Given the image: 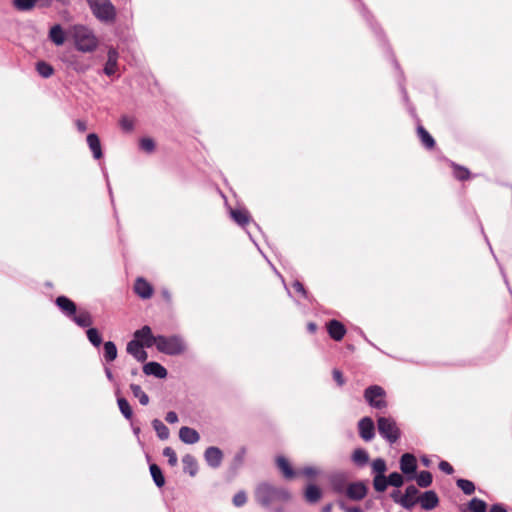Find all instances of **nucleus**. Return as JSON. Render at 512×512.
Masks as SVG:
<instances>
[{
	"label": "nucleus",
	"mask_w": 512,
	"mask_h": 512,
	"mask_svg": "<svg viewBox=\"0 0 512 512\" xmlns=\"http://www.w3.org/2000/svg\"><path fill=\"white\" fill-rule=\"evenodd\" d=\"M68 35L73 40L75 48L83 53H91L99 45V40L93 30L82 24L69 27Z\"/></svg>",
	"instance_id": "f257e3e1"
},
{
	"label": "nucleus",
	"mask_w": 512,
	"mask_h": 512,
	"mask_svg": "<svg viewBox=\"0 0 512 512\" xmlns=\"http://www.w3.org/2000/svg\"><path fill=\"white\" fill-rule=\"evenodd\" d=\"M255 498L264 507H270L276 502L290 500V493L284 488H278L267 483L258 485L255 491Z\"/></svg>",
	"instance_id": "f03ea898"
},
{
	"label": "nucleus",
	"mask_w": 512,
	"mask_h": 512,
	"mask_svg": "<svg viewBox=\"0 0 512 512\" xmlns=\"http://www.w3.org/2000/svg\"><path fill=\"white\" fill-rule=\"evenodd\" d=\"M92 14L99 21L112 23L116 19V8L110 0H87Z\"/></svg>",
	"instance_id": "7ed1b4c3"
},
{
	"label": "nucleus",
	"mask_w": 512,
	"mask_h": 512,
	"mask_svg": "<svg viewBox=\"0 0 512 512\" xmlns=\"http://www.w3.org/2000/svg\"><path fill=\"white\" fill-rule=\"evenodd\" d=\"M155 345L160 352L168 355L181 354L185 350L184 342L179 336H157Z\"/></svg>",
	"instance_id": "20e7f679"
},
{
	"label": "nucleus",
	"mask_w": 512,
	"mask_h": 512,
	"mask_svg": "<svg viewBox=\"0 0 512 512\" xmlns=\"http://www.w3.org/2000/svg\"><path fill=\"white\" fill-rule=\"evenodd\" d=\"M334 489L338 493H344L347 498L352 501H360L364 499L367 495L368 488L363 482H353L349 483L347 486L341 483H337L334 480Z\"/></svg>",
	"instance_id": "39448f33"
},
{
	"label": "nucleus",
	"mask_w": 512,
	"mask_h": 512,
	"mask_svg": "<svg viewBox=\"0 0 512 512\" xmlns=\"http://www.w3.org/2000/svg\"><path fill=\"white\" fill-rule=\"evenodd\" d=\"M380 435L390 443H394L400 436L399 428L394 419L390 417H379L377 420Z\"/></svg>",
	"instance_id": "423d86ee"
},
{
	"label": "nucleus",
	"mask_w": 512,
	"mask_h": 512,
	"mask_svg": "<svg viewBox=\"0 0 512 512\" xmlns=\"http://www.w3.org/2000/svg\"><path fill=\"white\" fill-rule=\"evenodd\" d=\"M385 396V390L378 385L370 386L364 391L365 400L375 409H384L387 407Z\"/></svg>",
	"instance_id": "0eeeda50"
},
{
	"label": "nucleus",
	"mask_w": 512,
	"mask_h": 512,
	"mask_svg": "<svg viewBox=\"0 0 512 512\" xmlns=\"http://www.w3.org/2000/svg\"><path fill=\"white\" fill-rule=\"evenodd\" d=\"M223 457V452L216 446H210L204 452V459L207 465L213 469H217L221 466Z\"/></svg>",
	"instance_id": "6e6552de"
},
{
	"label": "nucleus",
	"mask_w": 512,
	"mask_h": 512,
	"mask_svg": "<svg viewBox=\"0 0 512 512\" xmlns=\"http://www.w3.org/2000/svg\"><path fill=\"white\" fill-rule=\"evenodd\" d=\"M359 434L365 441H370L374 438L375 427L374 422L370 417L362 418L358 423Z\"/></svg>",
	"instance_id": "1a4fd4ad"
},
{
	"label": "nucleus",
	"mask_w": 512,
	"mask_h": 512,
	"mask_svg": "<svg viewBox=\"0 0 512 512\" xmlns=\"http://www.w3.org/2000/svg\"><path fill=\"white\" fill-rule=\"evenodd\" d=\"M143 346H145L144 343H141L139 340L134 339L127 344L126 350L137 361L144 362L147 359L148 354L143 349Z\"/></svg>",
	"instance_id": "9d476101"
},
{
	"label": "nucleus",
	"mask_w": 512,
	"mask_h": 512,
	"mask_svg": "<svg viewBox=\"0 0 512 512\" xmlns=\"http://www.w3.org/2000/svg\"><path fill=\"white\" fill-rule=\"evenodd\" d=\"M118 52L114 48H110L107 53V62L104 67V73L107 76H112L116 73L118 68Z\"/></svg>",
	"instance_id": "9b49d317"
},
{
	"label": "nucleus",
	"mask_w": 512,
	"mask_h": 512,
	"mask_svg": "<svg viewBox=\"0 0 512 512\" xmlns=\"http://www.w3.org/2000/svg\"><path fill=\"white\" fill-rule=\"evenodd\" d=\"M179 438L183 443L191 445L200 440V435L195 429L183 426L179 430Z\"/></svg>",
	"instance_id": "f8f14e48"
},
{
	"label": "nucleus",
	"mask_w": 512,
	"mask_h": 512,
	"mask_svg": "<svg viewBox=\"0 0 512 512\" xmlns=\"http://www.w3.org/2000/svg\"><path fill=\"white\" fill-rule=\"evenodd\" d=\"M416 458L410 453H405L400 459V469L404 474H413L416 471Z\"/></svg>",
	"instance_id": "ddd939ff"
},
{
	"label": "nucleus",
	"mask_w": 512,
	"mask_h": 512,
	"mask_svg": "<svg viewBox=\"0 0 512 512\" xmlns=\"http://www.w3.org/2000/svg\"><path fill=\"white\" fill-rule=\"evenodd\" d=\"M134 290L135 293L143 299H149L153 294L152 286L143 278H138L136 280Z\"/></svg>",
	"instance_id": "4468645a"
},
{
	"label": "nucleus",
	"mask_w": 512,
	"mask_h": 512,
	"mask_svg": "<svg viewBox=\"0 0 512 512\" xmlns=\"http://www.w3.org/2000/svg\"><path fill=\"white\" fill-rule=\"evenodd\" d=\"M143 372L146 375H153L160 379H163L167 376V370L157 362L146 363L143 366Z\"/></svg>",
	"instance_id": "2eb2a0df"
},
{
	"label": "nucleus",
	"mask_w": 512,
	"mask_h": 512,
	"mask_svg": "<svg viewBox=\"0 0 512 512\" xmlns=\"http://www.w3.org/2000/svg\"><path fill=\"white\" fill-rule=\"evenodd\" d=\"M418 494V489L410 485L406 488L405 494L397 500L403 507L410 508L416 503V496Z\"/></svg>",
	"instance_id": "dca6fc26"
},
{
	"label": "nucleus",
	"mask_w": 512,
	"mask_h": 512,
	"mask_svg": "<svg viewBox=\"0 0 512 512\" xmlns=\"http://www.w3.org/2000/svg\"><path fill=\"white\" fill-rule=\"evenodd\" d=\"M136 340H142L146 347H151L155 345V338L152 335L151 328L149 326H144L140 330H137L134 334Z\"/></svg>",
	"instance_id": "f3484780"
},
{
	"label": "nucleus",
	"mask_w": 512,
	"mask_h": 512,
	"mask_svg": "<svg viewBox=\"0 0 512 512\" xmlns=\"http://www.w3.org/2000/svg\"><path fill=\"white\" fill-rule=\"evenodd\" d=\"M328 332L331 338H333L336 341H340L344 337L346 329L344 325L339 321L331 320L328 323Z\"/></svg>",
	"instance_id": "a211bd4d"
},
{
	"label": "nucleus",
	"mask_w": 512,
	"mask_h": 512,
	"mask_svg": "<svg viewBox=\"0 0 512 512\" xmlns=\"http://www.w3.org/2000/svg\"><path fill=\"white\" fill-rule=\"evenodd\" d=\"M276 463H277L278 468L280 469V471L282 472L283 476L286 479H292V478L296 477L297 472L292 469L289 461L285 457L278 456L276 458Z\"/></svg>",
	"instance_id": "6ab92c4d"
},
{
	"label": "nucleus",
	"mask_w": 512,
	"mask_h": 512,
	"mask_svg": "<svg viewBox=\"0 0 512 512\" xmlns=\"http://www.w3.org/2000/svg\"><path fill=\"white\" fill-rule=\"evenodd\" d=\"M57 306L69 317L76 313V305L65 296H59L56 299Z\"/></svg>",
	"instance_id": "aec40b11"
},
{
	"label": "nucleus",
	"mask_w": 512,
	"mask_h": 512,
	"mask_svg": "<svg viewBox=\"0 0 512 512\" xmlns=\"http://www.w3.org/2000/svg\"><path fill=\"white\" fill-rule=\"evenodd\" d=\"M182 463L184 466V471L186 473H188L191 477L196 476V474L198 473V463L193 455H184L182 458Z\"/></svg>",
	"instance_id": "412c9836"
},
{
	"label": "nucleus",
	"mask_w": 512,
	"mask_h": 512,
	"mask_svg": "<svg viewBox=\"0 0 512 512\" xmlns=\"http://www.w3.org/2000/svg\"><path fill=\"white\" fill-rule=\"evenodd\" d=\"M87 144L90 150L92 151L94 158L100 159L103 154L99 137L95 133L88 134Z\"/></svg>",
	"instance_id": "4be33fe9"
},
{
	"label": "nucleus",
	"mask_w": 512,
	"mask_h": 512,
	"mask_svg": "<svg viewBox=\"0 0 512 512\" xmlns=\"http://www.w3.org/2000/svg\"><path fill=\"white\" fill-rule=\"evenodd\" d=\"M49 39L57 46H61L65 42V32L61 25L56 24L50 28Z\"/></svg>",
	"instance_id": "5701e85b"
},
{
	"label": "nucleus",
	"mask_w": 512,
	"mask_h": 512,
	"mask_svg": "<svg viewBox=\"0 0 512 512\" xmlns=\"http://www.w3.org/2000/svg\"><path fill=\"white\" fill-rule=\"evenodd\" d=\"M304 495H305V499L308 502L316 503L321 499L322 491L318 486H316L314 484H310L306 487Z\"/></svg>",
	"instance_id": "b1692460"
},
{
	"label": "nucleus",
	"mask_w": 512,
	"mask_h": 512,
	"mask_svg": "<svg viewBox=\"0 0 512 512\" xmlns=\"http://www.w3.org/2000/svg\"><path fill=\"white\" fill-rule=\"evenodd\" d=\"M419 500L424 509H433L438 503V498L433 491L425 492Z\"/></svg>",
	"instance_id": "393cba45"
},
{
	"label": "nucleus",
	"mask_w": 512,
	"mask_h": 512,
	"mask_svg": "<svg viewBox=\"0 0 512 512\" xmlns=\"http://www.w3.org/2000/svg\"><path fill=\"white\" fill-rule=\"evenodd\" d=\"M73 321L80 327H89L92 325V317L89 312L82 310L72 316Z\"/></svg>",
	"instance_id": "a878e982"
},
{
	"label": "nucleus",
	"mask_w": 512,
	"mask_h": 512,
	"mask_svg": "<svg viewBox=\"0 0 512 512\" xmlns=\"http://www.w3.org/2000/svg\"><path fill=\"white\" fill-rule=\"evenodd\" d=\"M152 425L160 439L165 440L169 437V429L162 421L159 419H154L152 421Z\"/></svg>",
	"instance_id": "bb28decb"
},
{
	"label": "nucleus",
	"mask_w": 512,
	"mask_h": 512,
	"mask_svg": "<svg viewBox=\"0 0 512 512\" xmlns=\"http://www.w3.org/2000/svg\"><path fill=\"white\" fill-rule=\"evenodd\" d=\"M150 473H151V476H152L155 484L158 487H162L165 484V478H164L162 471L158 465L151 464L150 465Z\"/></svg>",
	"instance_id": "cd10ccee"
},
{
	"label": "nucleus",
	"mask_w": 512,
	"mask_h": 512,
	"mask_svg": "<svg viewBox=\"0 0 512 512\" xmlns=\"http://www.w3.org/2000/svg\"><path fill=\"white\" fill-rule=\"evenodd\" d=\"M231 217L241 226L249 222V214L246 210H231Z\"/></svg>",
	"instance_id": "c85d7f7f"
},
{
	"label": "nucleus",
	"mask_w": 512,
	"mask_h": 512,
	"mask_svg": "<svg viewBox=\"0 0 512 512\" xmlns=\"http://www.w3.org/2000/svg\"><path fill=\"white\" fill-rule=\"evenodd\" d=\"M130 389L134 395V397L139 399V402L142 405H147L149 403L148 395L142 390V388L137 384H131Z\"/></svg>",
	"instance_id": "c756f323"
},
{
	"label": "nucleus",
	"mask_w": 512,
	"mask_h": 512,
	"mask_svg": "<svg viewBox=\"0 0 512 512\" xmlns=\"http://www.w3.org/2000/svg\"><path fill=\"white\" fill-rule=\"evenodd\" d=\"M104 357L107 361H114L117 357L116 345L108 341L104 344Z\"/></svg>",
	"instance_id": "7c9ffc66"
},
{
	"label": "nucleus",
	"mask_w": 512,
	"mask_h": 512,
	"mask_svg": "<svg viewBox=\"0 0 512 512\" xmlns=\"http://www.w3.org/2000/svg\"><path fill=\"white\" fill-rule=\"evenodd\" d=\"M418 135H419L422 143L427 148L434 147L435 141H434L433 137L422 126L418 127Z\"/></svg>",
	"instance_id": "2f4dec72"
},
{
	"label": "nucleus",
	"mask_w": 512,
	"mask_h": 512,
	"mask_svg": "<svg viewBox=\"0 0 512 512\" xmlns=\"http://www.w3.org/2000/svg\"><path fill=\"white\" fill-rule=\"evenodd\" d=\"M352 459L357 465L363 466L368 462L369 456L364 449H356L353 452Z\"/></svg>",
	"instance_id": "473e14b6"
},
{
	"label": "nucleus",
	"mask_w": 512,
	"mask_h": 512,
	"mask_svg": "<svg viewBox=\"0 0 512 512\" xmlns=\"http://www.w3.org/2000/svg\"><path fill=\"white\" fill-rule=\"evenodd\" d=\"M36 69L37 72L44 78L50 77L54 72L53 67L50 64L43 61L37 63Z\"/></svg>",
	"instance_id": "72a5a7b5"
},
{
	"label": "nucleus",
	"mask_w": 512,
	"mask_h": 512,
	"mask_svg": "<svg viewBox=\"0 0 512 512\" xmlns=\"http://www.w3.org/2000/svg\"><path fill=\"white\" fill-rule=\"evenodd\" d=\"M373 485L376 491L383 492L389 485L388 479L385 477V475H375Z\"/></svg>",
	"instance_id": "f704fd0d"
},
{
	"label": "nucleus",
	"mask_w": 512,
	"mask_h": 512,
	"mask_svg": "<svg viewBox=\"0 0 512 512\" xmlns=\"http://www.w3.org/2000/svg\"><path fill=\"white\" fill-rule=\"evenodd\" d=\"M117 403H118L119 409H120L121 413L123 414V416L126 419H131L132 409H131L128 401L125 398H118Z\"/></svg>",
	"instance_id": "c9c22d12"
},
{
	"label": "nucleus",
	"mask_w": 512,
	"mask_h": 512,
	"mask_svg": "<svg viewBox=\"0 0 512 512\" xmlns=\"http://www.w3.org/2000/svg\"><path fill=\"white\" fill-rule=\"evenodd\" d=\"M139 146L141 150H143L146 153H152L155 150V142L150 137L141 138L139 141Z\"/></svg>",
	"instance_id": "e433bc0d"
},
{
	"label": "nucleus",
	"mask_w": 512,
	"mask_h": 512,
	"mask_svg": "<svg viewBox=\"0 0 512 512\" xmlns=\"http://www.w3.org/2000/svg\"><path fill=\"white\" fill-rule=\"evenodd\" d=\"M469 509L472 512H486L487 505L483 500L478 499V498H473L469 502Z\"/></svg>",
	"instance_id": "4c0bfd02"
},
{
	"label": "nucleus",
	"mask_w": 512,
	"mask_h": 512,
	"mask_svg": "<svg viewBox=\"0 0 512 512\" xmlns=\"http://www.w3.org/2000/svg\"><path fill=\"white\" fill-rule=\"evenodd\" d=\"M420 487H428L432 482V475L428 471H421L416 477Z\"/></svg>",
	"instance_id": "58836bf2"
},
{
	"label": "nucleus",
	"mask_w": 512,
	"mask_h": 512,
	"mask_svg": "<svg viewBox=\"0 0 512 512\" xmlns=\"http://www.w3.org/2000/svg\"><path fill=\"white\" fill-rule=\"evenodd\" d=\"M457 486L466 494L471 495L475 491L473 482L466 479L457 480Z\"/></svg>",
	"instance_id": "ea45409f"
},
{
	"label": "nucleus",
	"mask_w": 512,
	"mask_h": 512,
	"mask_svg": "<svg viewBox=\"0 0 512 512\" xmlns=\"http://www.w3.org/2000/svg\"><path fill=\"white\" fill-rule=\"evenodd\" d=\"M87 334V337L89 339V341L94 345V346H99L102 342V339H101V336L98 332L97 329L95 328H89L86 332Z\"/></svg>",
	"instance_id": "a19ab883"
},
{
	"label": "nucleus",
	"mask_w": 512,
	"mask_h": 512,
	"mask_svg": "<svg viewBox=\"0 0 512 512\" xmlns=\"http://www.w3.org/2000/svg\"><path fill=\"white\" fill-rule=\"evenodd\" d=\"M13 2L15 7L21 11L30 10L36 5L35 0H14Z\"/></svg>",
	"instance_id": "79ce46f5"
},
{
	"label": "nucleus",
	"mask_w": 512,
	"mask_h": 512,
	"mask_svg": "<svg viewBox=\"0 0 512 512\" xmlns=\"http://www.w3.org/2000/svg\"><path fill=\"white\" fill-rule=\"evenodd\" d=\"M372 469L373 472L376 473V475H384L387 469L385 461L381 458L374 460L372 462Z\"/></svg>",
	"instance_id": "37998d69"
},
{
	"label": "nucleus",
	"mask_w": 512,
	"mask_h": 512,
	"mask_svg": "<svg viewBox=\"0 0 512 512\" xmlns=\"http://www.w3.org/2000/svg\"><path fill=\"white\" fill-rule=\"evenodd\" d=\"M163 455L168 458V463L170 466L174 467L177 465V455L171 447L164 448Z\"/></svg>",
	"instance_id": "c03bdc74"
},
{
	"label": "nucleus",
	"mask_w": 512,
	"mask_h": 512,
	"mask_svg": "<svg viewBox=\"0 0 512 512\" xmlns=\"http://www.w3.org/2000/svg\"><path fill=\"white\" fill-rule=\"evenodd\" d=\"M387 479L388 484L394 487H400L404 482L403 476L397 472L391 473Z\"/></svg>",
	"instance_id": "a18cd8bd"
},
{
	"label": "nucleus",
	"mask_w": 512,
	"mask_h": 512,
	"mask_svg": "<svg viewBox=\"0 0 512 512\" xmlns=\"http://www.w3.org/2000/svg\"><path fill=\"white\" fill-rule=\"evenodd\" d=\"M232 501L236 507H242L247 502V495L244 491H239L234 495Z\"/></svg>",
	"instance_id": "49530a36"
},
{
	"label": "nucleus",
	"mask_w": 512,
	"mask_h": 512,
	"mask_svg": "<svg viewBox=\"0 0 512 512\" xmlns=\"http://www.w3.org/2000/svg\"><path fill=\"white\" fill-rule=\"evenodd\" d=\"M469 171L465 167L454 165V176L459 180H465L469 177Z\"/></svg>",
	"instance_id": "de8ad7c7"
},
{
	"label": "nucleus",
	"mask_w": 512,
	"mask_h": 512,
	"mask_svg": "<svg viewBox=\"0 0 512 512\" xmlns=\"http://www.w3.org/2000/svg\"><path fill=\"white\" fill-rule=\"evenodd\" d=\"M320 473L316 467H306L297 472V475H304L308 478H312Z\"/></svg>",
	"instance_id": "09e8293b"
},
{
	"label": "nucleus",
	"mask_w": 512,
	"mask_h": 512,
	"mask_svg": "<svg viewBox=\"0 0 512 512\" xmlns=\"http://www.w3.org/2000/svg\"><path fill=\"white\" fill-rule=\"evenodd\" d=\"M120 126L121 128L124 130V131H127V132H130L133 130V127H134V123H133V120L130 119L129 117L127 116H123L121 119H120Z\"/></svg>",
	"instance_id": "8fccbe9b"
},
{
	"label": "nucleus",
	"mask_w": 512,
	"mask_h": 512,
	"mask_svg": "<svg viewBox=\"0 0 512 512\" xmlns=\"http://www.w3.org/2000/svg\"><path fill=\"white\" fill-rule=\"evenodd\" d=\"M71 65H72L73 69L78 73H83L90 68V66L88 64H85V63L79 61L78 59H75L74 61H72Z\"/></svg>",
	"instance_id": "3c124183"
},
{
	"label": "nucleus",
	"mask_w": 512,
	"mask_h": 512,
	"mask_svg": "<svg viewBox=\"0 0 512 512\" xmlns=\"http://www.w3.org/2000/svg\"><path fill=\"white\" fill-rule=\"evenodd\" d=\"M332 375H333L334 380L337 382V384L339 386L344 385L345 380H344V377H343V374L341 371H339L338 369H334L332 372Z\"/></svg>",
	"instance_id": "603ef678"
},
{
	"label": "nucleus",
	"mask_w": 512,
	"mask_h": 512,
	"mask_svg": "<svg viewBox=\"0 0 512 512\" xmlns=\"http://www.w3.org/2000/svg\"><path fill=\"white\" fill-rule=\"evenodd\" d=\"M439 468L441 471L447 473V474H452L453 473V467L446 461H441L440 464H439Z\"/></svg>",
	"instance_id": "864d4df0"
},
{
	"label": "nucleus",
	"mask_w": 512,
	"mask_h": 512,
	"mask_svg": "<svg viewBox=\"0 0 512 512\" xmlns=\"http://www.w3.org/2000/svg\"><path fill=\"white\" fill-rule=\"evenodd\" d=\"M166 421L170 424L178 422V415L174 411H170L166 414Z\"/></svg>",
	"instance_id": "5fc2aeb1"
},
{
	"label": "nucleus",
	"mask_w": 512,
	"mask_h": 512,
	"mask_svg": "<svg viewBox=\"0 0 512 512\" xmlns=\"http://www.w3.org/2000/svg\"><path fill=\"white\" fill-rule=\"evenodd\" d=\"M339 506L344 512H362V510L359 507H349L345 505L343 502H340Z\"/></svg>",
	"instance_id": "6e6d98bb"
},
{
	"label": "nucleus",
	"mask_w": 512,
	"mask_h": 512,
	"mask_svg": "<svg viewBox=\"0 0 512 512\" xmlns=\"http://www.w3.org/2000/svg\"><path fill=\"white\" fill-rule=\"evenodd\" d=\"M489 512H507V510L502 504H494L491 506Z\"/></svg>",
	"instance_id": "4d7b16f0"
},
{
	"label": "nucleus",
	"mask_w": 512,
	"mask_h": 512,
	"mask_svg": "<svg viewBox=\"0 0 512 512\" xmlns=\"http://www.w3.org/2000/svg\"><path fill=\"white\" fill-rule=\"evenodd\" d=\"M75 125L80 132H85L87 129V123L83 120H76Z\"/></svg>",
	"instance_id": "13d9d810"
},
{
	"label": "nucleus",
	"mask_w": 512,
	"mask_h": 512,
	"mask_svg": "<svg viewBox=\"0 0 512 512\" xmlns=\"http://www.w3.org/2000/svg\"><path fill=\"white\" fill-rule=\"evenodd\" d=\"M293 287L297 292L301 293L303 296H306V290L299 281L294 282Z\"/></svg>",
	"instance_id": "bf43d9fd"
},
{
	"label": "nucleus",
	"mask_w": 512,
	"mask_h": 512,
	"mask_svg": "<svg viewBox=\"0 0 512 512\" xmlns=\"http://www.w3.org/2000/svg\"><path fill=\"white\" fill-rule=\"evenodd\" d=\"M53 0H35V3L40 7H49L51 6Z\"/></svg>",
	"instance_id": "052dcab7"
},
{
	"label": "nucleus",
	"mask_w": 512,
	"mask_h": 512,
	"mask_svg": "<svg viewBox=\"0 0 512 512\" xmlns=\"http://www.w3.org/2000/svg\"><path fill=\"white\" fill-rule=\"evenodd\" d=\"M316 328H317V327H316V324H314V323H309V324H308V330H309L310 332H312V333H313V332H315V331H316Z\"/></svg>",
	"instance_id": "680f3d73"
},
{
	"label": "nucleus",
	"mask_w": 512,
	"mask_h": 512,
	"mask_svg": "<svg viewBox=\"0 0 512 512\" xmlns=\"http://www.w3.org/2000/svg\"><path fill=\"white\" fill-rule=\"evenodd\" d=\"M421 461H422V463H423L426 467H428V466L430 465V461H429V459H428L427 457H422V458H421Z\"/></svg>",
	"instance_id": "e2e57ef3"
},
{
	"label": "nucleus",
	"mask_w": 512,
	"mask_h": 512,
	"mask_svg": "<svg viewBox=\"0 0 512 512\" xmlns=\"http://www.w3.org/2000/svg\"><path fill=\"white\" fill-rule=\"evenodd\" d=\"M105 373H106V376H107V378H108L109 380H112V379H113V375H112V373H111L110 369H108V368H107V369L105 370Z\"/></svg>",
	"instance_id": "0e129e2a"
},
{
	"label": "nucleus",
	"mask_w": 512,
	"mask_h": 512,
	"mask_svg": "<svg viewBox=\"0 0 512 512\" xmlns=\"http://www.w3.org/2000/svg\"><path fill=\"white\" fill-rule=\"evenodd\" d=\"M164 297L167 299V300H170V293L169 292H164L163 293Z\"/></svg>",
	"instance_id": "69168bd1"
},
{
	"label": "nucleus",
	"mask_w": 512,
	"mask_h": 512,
	"mask_svg": "<svg viewBox=\"0 0 512 512\" xmlns=\"http://www.w3.org/2000/svg\"><path fill=\"white\" fill-rule=\"evenodd\" d=\"M330 510H331V506L330 505H328V506H326L324 508V512H330Z\"/></svg>",
	"instance_id": "338daca9"
},
{
	"label": "nucleus",
	"mask_w": 512,
	"mask_h": 512,
	"mask_svg": "<svg viewBox=\"0 0 512 512\" xmlns=\"http://www.w3.org/2000/svg\"><path fill=\"white\" fill-rule=\"evenodd\" d=\"M244 453H245V452H244V450H243V451L241 452V454L237 456V457H238V459H242V457L244 456Z\"/></svg>",
	"instance_id": "774afa93"
}]
</instances>
